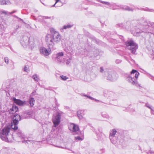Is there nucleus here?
<instances>
[{"instance_id": "39448f33", "label": "nucleus", "mask_w": 154, "mask_h": 154, "mask_svg": "<svg viewBox=\"0 0 154 154\" xmlns=\"http://www.w3.org/2000/svg\"><path fill=\"white\" fill-rule=\"evenodd\" d=\"M21 119L20 116L18 114H15L14 116L11 125L12 129L16 130L18 129L17 125L18 124L19 121Z\"/></svg>"}, {"instance_id": "4be33fe9", "label": "nucleus", "mask_w": 154, "mask_h": 154, "mask_svg": "<svg viewBox=\"0 0 154 154\" xmlns=\"http://www.w3.org/2000/svg\"><path fill=\"white\" fill-rule=\"evenodd\" d=\"M122 9L128 11H133V9L132 8H130L129 7L127 6H124L122 7Z\"/></svg>"}, {"instance_id": "37998d69", "label": "nucleus", "mask_w": 154, "mask_h": 154, "mask_svg": "<svg viewBox=\"0 0 154 154\" xmlns=\"http://www.w3.org/2000/svg\"><path fill=\"white\" fill-rule=\"evenodd\" d=\"M16 11H14L12 12L11 13H9V14H12L16 12Z\"/></svg>"}, {"instance_id": "bb28decb", "label": "nucleus", "mask_w": 154, "mask_h": 154, "mask_svg": "<svg viewBox=\"0 0 154 154\" xmlns=\"http://www.w3.org/2000/svg\"><path fill=\"white\" fill-rule=\"evenodd\" d=\"M145 106L146 107H148V108L150 109L151 110V113L152 114H153V109H152V108H151V106H150V105L149 104H148V103H146L145 104Z\"/></svg>"}, {"instance_id": "8fccbe9b", "label": "nucleus", "mask_w": 154, "mask_h": 154, "mask_svg": "<svg viewBox=\"0 0 154 154\" xmlns=\"http://www.w3.org/2000/svg\"><path fill=\"white\" fill-rule=\"evenodd\" d=\"M68 149L69 150H70L69 149Z\"/></svg>"}, {"instance_id": "2eb2a0df", "label": "nucleus", "mask_w": 154, "mask_h": 154, "mask_svg": "<svg viewBox=\"0 0 154 154\" xmlns=\"http://www.w3.org/2000/svg\"><path fill=\"white\" fill-rule=\"evenodd\" d=\"M18 109V107L15 105H13L9 110V113L12 114L16 112Z\"/></svg>"}, {"instance_id": "6e6552de", "label": "nucleus", "mask_w": 154, "mask_h": 154, "mask_svg": "<svg viewBox=\"0 0 154 154\" xmlns=\"http://www.w3.org/2000/svg\"><path fill=\"white\" fill-rule=\"evenodd\" d=\"M69 128L70 131L75 133V134H79L80 133L78 126L74 124H70L69 126Z\"/></svg>"}, {"instance_id": "a18cd8bd", "label": "nucleus", "mask_w": 154, "mask_h": 154, "mask_svg": "<svg viewBox=\"0 0 154 154\" xmlns=\"http://www.w3.org/2000/svg\"><path fill=\"white\" fill-rule=\"evenodd\" d=\"M151 57L152 59H153L154 58V55H152Z\"/></svg>"}, {"instance_id": "f3484780", "label": "nucleus", "mask_w": 154, "mask_h": 154, "mask_svg": "<svg viewBox=\"0 0 154 154\" xmlns=\"http://www.w3.org/2000/svg\"><path fill=\"white\" fill-rule=\"evenodd\" d=\"M35 100L33 97H30L29 100V103L30 106L32 107L34 105V103Z\"/></svg>"}, {"instance_id": "f03ea898", "label": "nucleus", "mask_w": 154, "mask_h": 154, "mask_svg": "<svg viewBox=\"0 0 154 154\" xmlns=\"http://www.w3.org/2000/svg\"><path fill=\"white\" fill-rule=\"evenodd\" d=\"M52 35L50 34H47L45 37V41H46L47 36L48 35L50 36V39H51V43H53V47H54V42L58 43L61 40V36L58 32L55 31L53 29H51V30Z\"/></svg>"}, {"instance_id": "473e14b6", "label": "nucleus", "mask_w": 154, "mask_h": 154, "mask_svg": "<svg viewBox=\"0 0 154 154\" xmlns=\"http://www.w3.org/2000/svg\"><path fill=\"white\" fill-rule=\"evenodd\" d=\"M5 62L7 64H8L9 63V59L8 57H5L4 58Z\"/></svg>"}, {"instance_id": "a19ab883", "label": "nucleus", "mask_w": 154, "mask_h": 154, "mask_svg": "<svg viewBox=\"0 0 154 154\" xmlns=\"http://www.w3.org/2000/svg\"><path fill=\"white\" fill-rule=\"evenodd\" d=\"M2 13L5 14H7V13H8V12H7V11H2Z\"/></svg>"}, {"instance_id": "9b49d317", "label": "nucleus", "mask_w": 154, "mask_h": 154, "mask_svg": "<svg viewBox=\"0 0 154 154\" xmlns=\"http://www.w3.org/2000/svg\"><path fill=\"white\" fill-rule=\"evenodd\" d=\"M13 100L14 103L20 106H22L28 105L27 101H23L20 99H17L15 97L13 98Z\"/></svg>"}, {"instance_id": "ddd939ff", "label": "nucleus", "mask_w": 154, "mask_h": 154, "mask_svg": "<svg viewBox=\"0 0 154 154\" xmlns=\"http://www.w3.org/2000/svg\"><path fill=\"white\" fill-rule=\"evenodd\" d=\"M17 137L15 140L18 142H20L21 140L24 137V135L20 131L18 130L17 133Z\"/></svg>"}, {"instance_id": "1a4fd4ad", "label": "nucleus", "mask_w": 154, "mask_h": 154, "mask_svg": "<svg viewBox=\"0 0 154 154\" xmlns=\"http://www.w3.org/2000/svg\"><path fill=\"white\" fill-rule=\"evenodd\" d=\"M126 80L128 82L131 83L132 85H135L137 87H139V88L141 87L140 85L135 80L134 77L128 76L126 78Z\"/></svg>"}, {"instance_id": "aec40b11", "label": "nucleus", "mask_w": 154, "mask_h": 154, "mask_svg": "<svg viewBox=\"0 0 154 154\" xmlns=\"http://www.w3.org/2000/svg\"><path fill=\"white\" fill-rule=\"evenodd\" d=\"M10 3V2L7 0H0V5H8Z\"/></svg>"}, {"instance_id": "ea45409f", "label": "nucleus", "mask_w": 154, "mask_h": 154, "mask_svg": "<svg viewBox=\"0 0 154 154\" xmlns=\"http://www.w3.org/2000/svg\"><path fill=\"white\" fill-rule=\"evenodd\" d=\"M82 96H85V97H87L88 98V97H89V96H88L86 95H85V94H82Z\"/></svg>"}, {"instance_id": "72a5a7b5", "label": "nucleus", "mask_w": 154, "mask_h": 154, "mask_svg": "<svg viewBox=\"0 0 154 154\" xmlns=\"http://www.w3.org/2000/svg\"><path fill=\"white\" fill-rule=\"evenodd\" d=\"M153 25V24H151V26H149V25H147L145 26V27L144 28V29H148V28H149V29H150L151 28V27H152V26Z\"/></svg>"}, {"instance_id": "0eeeda50", "label": "nucleus", "mask_w": 154, "mask_h": 154, "mask_svg": "<svg viewBox=\"0 0 154 154\" xmlns=\"http://www.w3.org/2000/svg\"><path fill=\"white\" fill-rule=\"evenodd\" d=\"M64 55L63 52H59L56 55V60L58 63H64L66 62V56Z\"/></svg>"}, {"instance_id": "4468645a", "label": "nucleus", "mask_w": 154, "mask_h": 154, "mask_svg": "<svg viewBox=\"0 0 154 154\" xmlns=\"http://www.w3.org/2000/svg\"><path fill=\"white\" fill-rule=\"evenodd\" d=\"M139 75V72L137 70L133 69L131 72V73L129 76L135 77L137 80Z\"/></svg>"}, {"instance_id": "f257e3e1", "label": "nucleus", "mask_w": 154, "mask_h": 154, "mask_svg": "<svg viewBox=\"0 0 154 154\" xmlns=\"http://www.w3.org/2000/svg\"><path fill=\"white\" fill-rule=\"evenodd\" d=\"M50 35H48L46 41L48 44V49H47L43 47H41L40 49V54L45 56H48L51 54V49H54L53 47V44L51 43V39H50Z\"/></svg>"}, {"instance_id": "2f4dec72", "label": "nucleus", "mask_w": 154, "mask_h": 154, "mask_svg": "<svg viewBox=\"0 0 154 154\" xmlns=\"http://www.w3.org/2000/svg\"><path fill=\"white\" fill-rule=\"evenodd\" d=\"M100 2L103 4H105L108 5H110L109 3L108 2H104L102 1H100Z\"/></svg>"}, {"instance_id": "cd10ccee", "label": "nucleus", "mask_w": 154, "mask_h": 154, "mask_svg": "<svg viewBox=\"0 0 154 154\" xmlns=\"http://www.w3.org/2000/svg\"><path fill=\"white\" fill-rule=\"evenodd\" d=\"M81 112L80 111H78L77 112V115L80 119H81L82 118V116L81 115Z\"/></svg>"}, {"instance_id": "79ce46f5", "label": "nucleus", "mask_w": 154, "mask_h": 154, "mask_svg": "<svg viewBox=\"0 0 154 154\" xmlns=\"http://www.w3.org/2000/svg\"><path fill=\"white\" fill-rule=\"evenodd\" d=\"M88 98H89L91 100H94V98H93L92 97L90 96H89Z\"/></svg>"}, {"instance_id": "e433bc0d", "label": "nucleus", "mask_w": 154, "mask_h": 154, "mask_svg": "<svg viewBox=\"0 0 154 154\" xmlns=\"http://www.w3.org/2000/svg\"><path fill=\"white\" fill-rule=\"evenodd\" d=\"M33 141L32 140H26V142L28 144H29L30 143H33Z\"/></svg>"}, {"instance_id": "7ed1b4c3", "label": "nucleus", "mask_w": 154, "mask_h": 154, "mask_svg": "<svg viewBox=\"0 0 154 154\" xmlns=\"http://www.w3.org/2000/svg\"><path fill=\"white\" fill-rule=\"evenodd\" d=\"M10 126H7L4 128L0 131V138L6 142H10L8 140V134L10 129Z\"/></svg>"}, {"instance_id": "603ef678", "label": "nucleus", "mask_w": 154, "mask_h": 154, "mask_svg": "<svg viewBox=\"0 0 154 154\" xmlns=\"http://www.w3.org/2000/svg\"><path fill=\"white\" fill-rule=\"evenodd\" d=\"M148 154H149V153H148Z\"/></svg>"}, {"instance_id": "20e7f679", "label": "nucleus", "mask_w": 154, "mask_h": 154, "mask_svg": "<svg viewBox=\"0 0 154 154\" xmlns=\"http://www.w3.org/2000/svg\"><path fill=\"white\" fill-rule=\"evenodd\" d=\"M125 43L127 46V48L131 50L132 53L134 54L138 48L137 44L133 41L131 40L126 42Z\"/></svg>"}, {"instance_id": "c03bdc74", "label": "nucleus", "mask_w": 154, "mask_h": 154, "mask_svg": "<svg viewBox=\"0 0 154 154\" xmlns=\"http://www.w3.org/2000/svg\"><path fill=\"white\" fill-rule=\"evenodd\" d=\"M66 50V49H65V51L67 52V53H68V54H69V53H70V51H67Z\"/></svg>"}, {"instance_id": "5701e85b", "label": "nucleus", "mask_w": 154, "mask_h": 154, "mask_svg": "<svg viewBox=\"0 0 154 154\" xmlns=\"http://www.w3.org/2000/svg\"><path fill=\"white\" fill-rule=\"evenodd\" d=\"M116 26L118 27L125 28L127 29V28L125 26V25L122 23H119L116 25Z\"/></svg>"}, {"instance_id": "a878e982", "label": "nucleus", "mask_w": 154, "mask_h": 154, "mask_svg": "<svg viewBox=\"0 0 154 154\" xmlns=\"http://www.w3.org/2000/svg\"><path fill=\"white\" fill-rule=\"evenodd\" d=\"M32 78L35 81L38 82L39 79L38 77L36 74H34L32 76Z\"/></svg>"}, {"instance_id": "c9c22d12", "label": "nucleus", "mask_w": 154, "mask_h": 154, "mask_svg": "<svg viewBox=\"0 0 154 154\" xmlns=\"http://www.w3.org/2000/svg\"><path fill=\"white\" fill-rule=\"evenodd\" d=\"M60 0H56V2L51 7H56V6H55V5H56V4L59 1H60ZM56 7H58V6H57V5L56 6Z\"/></svg>"}, {"instance_id": "f704fd0d", "label": "nucleus", "mask_w": 154, "mask_h": 154, "mask_svg": "<svg viewBox=\"0 0 154 154\" xmlns=\"http://www.w3.org/2000/svg\"><path fill=\"white\" fill-rule=\"evenodd\" d=\"M144 10L146 11H150V12L153 11V10L151 9H149V8H144Z\"/></svg>"}, {"instance_id": "c756f323", "label": "nucleus", "mask_w": 154, "mask_h": 154, "mask_svg": "<svg viewBox=\"0 0 154 154\" xmlns=\"http://www.w3.org/2000/svg\"><path fill=\"white\" fill-rule=\"evenodd\" d=\"M60 77L62 79V80H66L68 79V78L66 76H64L63 75H60Z\"/></svg>"}, {"instance_id": "de8ad7c7", "label": "nucleus", "mask_w": 154, "mask_h": 154, "mask_svg": "<svg viewBox=\"0 0 154 154\" xmlns=\"http://www.w3.org/2000/svg\"><path fill=\"white\" fill-rule=\"evenodd\" d=\"M99 140H103V139H101L100 138V139H99Z\"/></svg>"}, {"instance_id": "c85d7f7f", "label": "nucleus", "mask_w": 154, "mask_h": 154, "mask_svg": "<svg viewBox=\"0 0 154 154\" xmlns=\"http://www.w3.org/2000/svg\"><path fill=\"white\" fill-rule=\"evenodd\" d=\"M83 138L79 136H77L75 137V140L77 141H82L83 140Z\"/></svg>"}, {"instance_id": "dca6fc26", "label": "nucleus", "mask_w": 154, "mask_h": 154, "mask_svg": "<svg viewBox=\"0 0 154 154\" xmlns=\"http://www.w3.org/2000/svg\"><path fill=\"white\" fill-rule=\"evenodd\" d=\"M117 132V131L115 129H113L110 130V131L109 137H116L115 135L116 134Z\"/></svg>"}, {"instance_id": "3c124183", "label": "nucleus", "mask_w": 154, "mask_h": 154, "mask_svg": "<svg viewBox=\"0 0 154 154\" xmlns=\"http://www.w3.org/2000/svg\"><path fill=\"white\" fill-rule=\"evenodd\" d=\"M141 32H140H140H139V33H141Z\"/></svg>"}, {"instance_id": "7c9ffc66", "label": "nucleus", "mask_w": 154, "mask_h": 154, "mask_svg": "<svg viewBox=\"0 0 154 154\" xmlns=\"http://www.w3.org/2000/svg\"><path fill=\"white\" fill-rule=\"evenodd\" d=\"M24 70L26 72H29V69L28 66H25L24 68Z\"/></svg>"}, {"instance_id": "58836bf2", "label": "nucleus", "mask_w": 154, "mask_h": 154, "mask_svg": "<svg viewBox=\"0 0 154 154\" xmlns=\"http://www.w3.org/2000/svg\"><path fill=\"white\" fill-rule=\"evenodd\" d=\"M100 72H104V70L103 69V68L102 67H100Z\"/></svg>"}, {"instance_id": "a211bd4d", "label": "nucleus", "mask_w": 154, "mask_h": 154, "mask_svg": "<svg viewBox=\"0 0 154 154\" xmlns=\"http://www.w3.org/2000/svg\"><path fill=\"white\" fill-rule=\"evenodd\" d=\"M66 63L67 65L69 64L71 61L72 57L71 56L69 57L68 55H66Z\"/></svg>"}, {"instance_id": "b1692460", "label": "nucleus", "mask_w": 154, "mask_h": 154, "mask_svg": "<svg viewBox=\"0 0 154 154\" xmlns=\"http://www.w3.org/2000/svg\"><path fill=\"white\" fill-rule=\"evenodd\" d=\"M101 116L106 119H108L109 118V116L106 113L104 112H102L101 113Z\"/></svg>"}, {"instance_id": "09e8293b", "label": "nucleus", "mask_w": 154, "mask_h": 154, "mask_svg": "<svg viewBox=\"0 0 154 154\" xmlns=\"http://www.w3.org/2000/svg\"><path fill=\"white\" fill-rule=\"evenodd\" d=\"M15 17H17V18H18V17L16 16H15Z\"/></svg>"}, {"instance_id": "423d86ee", "label": "nucleus", "mask_w": 154, "mask_h": 154, "mask_svg": "<svg viewBox=\"0 0 154 154\" xmlns=\"http://www.w3.org/2000/svg\"><path fill=\"white\" fill-rule=\"evenodd\" d=\"M20 42L23 47L26 48L30 43L29 38L26 36H23L20 40Z\"/></svg>"}, {"instance_id": "9d476101", "label": "nucleus", "mask_w": 154, "mask_h": 154, "mask_svg": "<svg viewBox=\"0 0 154 154\" xmlns=\"http://www.w3.org/2000/svg\"><path fill=\"white\" fill-rule=\"evenodd\" d=\"M118 77V75L116 73L109 72L108 73L107 79L112 81H114L117 79Z\"/></svg>"}, {"instance_id": "4c0bfd02", "label": "nucleus", "mask_w": 154, "mask_h": 154, "mask_svg": "<svg viewBox=\"0 0 154 154\" xmlns=\"http://www.w3.org/2000/svg\"><path fill=\"white\" fill-rule=\"evenodd\" d=\"M121 62V61L120 60H117L116 61V63L117 64L120 63Z\"/></svg>"}, {"instance_id": "412c9836", "label": "nucleus", "mask_w": 154, "mask_h": 154, "mask_svg": "<svg viewBox=\"0 0 154 154\" xmlns=\"http://www.w3.org/2000/svg\"><path fill=\"white\" fill-rule=\"evenodd\" d=\"M111 142L113 144L116 143L117 142V139L116 137H109Z\"/></svg>"}, {"instance_id": "6ab92c4d", "label": "nucleus", "mask_w": 154, "mask_h": 154, "mask_svg": "<svg viewBox=\"0 0 154 154\" xmlns=\"http://www.w3.org/2000/svg\"><path fill=\"white\" fill-rule=\"evenodd\" d=\"M31 113L30 112H26L23 114L22 116L24 118H28L31 115Z\"/></svg>"}, {"instance_id": "49530a36", "label": "nucleus", "mask_w": 154, "mask_h": 154, "mask_svg": "<svg viewBox=\"0 0 154 154\" xmlns=\"http://www.w3.org/2000/svg\"><path fill=\"white\" fill-rule=\"evenodd\" d=\"M142 32H147L146 31H145L144 30V31H141Z\"/></svg>"}, {"instance_id": "393cba45", "label": "nucleus", "mask_w": 154, "mask_h": 154, "mask_svg": "<svg viewBox=\"0 0 154 154\" xmlns=\"http://www.w3.org/2000/svg\"><path fill=\"white\" fill-rule=\"evenodd\" d=\"M73 25L72 24L71 25L69 24H67L63 26V29H68L70 28L73 26Z\"/></svg>"}, {"instance_id": "f8f14e48", "label": "nucleus", "mask_w": 154, "mask_h": 154, "mask_svg": "<svg viewBox=\"0 0 154 154\" xmlns=\"http://www.w3.org/2000/svg\"><path fill=\"white\" fill-rule=\"evenodd\" d=\"M60 119V115L59 113H58L55 117L53 118V122L55 127H56L59 124Z\"/></svg>"}]
</instances>
